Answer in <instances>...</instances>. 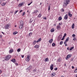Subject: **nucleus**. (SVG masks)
Here are the masks:
<instances>
[{
  "label": "nucleus",
  "mask_w": 77,
  "mask_h": 77,
  "mask_svg": "<svg viewBox=\"0 0 77 77\" xmlns=\"http://www.w3.org/2000/svg\"><path fill=\"white\" fill-rule=\"evenodd\" d=\"M23 25H20L19 26V28L20 29H22L23 28Z\"/></svg>",
  "instance_id": "obj_12"
},
{
  "label": "nucleus",
  "mask_w": 77,
  "mask_h": 77,
  "mask_svg": "<svg viewBox=\"0 0 77 77\" xmlns=\"http://www.w3.org/2000/svg\"><path fill=\"white\" fill-rule=\"evenodd\" d=\"M65 46H67V44H65Z\"/></svg>",
  "instance_id": "obj_63"
},
{
  "label": "nucleus",
  "mask_w": 77,
  "mask_h": 77,
  "mask_svg": "<svg viewBox=\"0 0 77 77\" xmlns=\"http://www.w3.org/2000/svg\"><path fill=\"white\" fill-rule=\"evenodd\" d=\"M62 36L61 35H60L58 37L57 40L58 41H60V39H61V38H62Z\"/></svg>",
  "instance_id": "obj_7"
},
{
  "label": "nucleus",
  "mask_w": 77,
  "mask_h": 77,
  "mask_svg": "<svg viewBox=\"0 0 77 77\" xmlns=\"http://www.w3.org/2000/svg\"><path fill=\"white\" fill-rule=\"evenodd\" d=\"M50 6H49L48 8V10L50 11Z\"/></svg>",
  "instance_id": "obj_44"
},
{
  "label": "nucleus",
  "mask_w": 77,
  "mask_h": 77,
  "mask_svg": "<svg viewBox=\"0 0 77 77\" xmlns=\"http://www.w3.org/2000/svg\"><path fill=\"white\" fill-rule=\"evenodd\" d=\"M36 40H34L33 42L34 45H35V44H36Z\"/></svg>",
  "instance_id": "obj_32"
},
{
  "label": "nucleus",
  "mask_w": 77,
  "mask_h": 77,
  "mask_svg": "<svg viewBox=\"0 0 77 77\" xmlns=\"http://www.w3.org/2000/svg\"><path fill=\"white\" fill-rule=\"evenodd\" d=\"M18 12V11L17 10V11H15V14H17V12Z\"/></svg>",
  "instance_id": "obj_47"
},
{
  "label": "nucleus",
  "mask_w": 77,
  "mask_h": 77,
  "mask_svg": "<svg viewBox=\"0 0 77 77\" xmlns=\"http://www.w3.org/2000/svg\"><path fill=\"white\" fill-rule=\"evenodd\" d=\"M38 12V10H36L34 11V12H32V14H35V13H36Z\"/></svg>",
  "instance_id": "obj_19"
},
{
  "label": "nucleus",
  "mask_w": 77,
  "mask_h": 77,
  "mask_svg": "<svg viewBox=\"0 0 77 77\" xmlns=\"http://www.w3.org/2000/svg\"><path fill=\"white\" fill-rule=\"evenodd\" d=\"M71 57V55H70L69 54L68 55L66 58V59L67 60V59H68L69 57Z\"/></svg>",
  "instance_id": "obj_6"
},
{
  "label": "nucleus",
  "mask_w": 77,
  "mask_h": 77,
  "mask_svg": "<svg viewBox=\"0 0 77 77\" xmlns=\"http://www.w3.org/2000/svg\"><path fill=\"white\" fill-rule=\"evenodd\" d=\"M58 62H60V59H59L58 60Z\"/></svg>",
  "instance_id": "obj_50"
},
{
  "label": "nucleus",
  "mask_w": 77,
  "mask_h": 77,
  "mask_svg": "<svg viewBox=\"0 0 77 77\" xmlns=\"http://www.w3.org/2000/svg\"><path fill=\"white\" fill-rule=\"evenodd\" d=\"M59 25H62L61 24V23H59Z\"/></svg>",
  "instance_id": "obj_61"
},
{
  "label": "nucleus",
  "mask_w": 77,
  "mask_h": 77,
  "mask_svg": "<svg viewBox=\"0 0 77 77\" xmlns=\"http://www.w3.org/2000/svg\"><path fill=\"white\" fill-rule=\"evenodd\" d=\"M48 58H46L45 60V62H47L48 60Z\"/></svg>",
  "instance_id": "obj_41"
},
{
  "label": "nucleus",
  "mask_w": 77,
  "mask_h": 77,
  "mask_svg": "<svg viewBox=\"0 0 77 77\" xmlns=\"http://www.w3.org/2000/svg\"><path fill=\"white\" fill-rule=\"evenodd\" d=\"M68 14H66L64 16V19H65V20H66L67 19H68Z\"/></svg>",
  "instance_id": "obj_11"
},
{
  "label": "nucleus",
  "mask_w": 77,
  "mask_h": 77,
  "mask_svg": "<svg viewBox=\"0 0 77 77\" xmlns=\"http://www.w3.org/2000/svg\"><path fill=\"white\" fill-rule=\"evenodd\" d=\"M68 14L70 17H72V14H71V12L70 11L68 12Z\"/></svg>",
  "instance_id": "obj_13"
},
{
  "label": "nucleus",
  "mask_w": 77,
  "mask_h": 77,
  "mask_svg": "<svg viewBox=\"0 0 77 77\" xmlns=\"http://www.w3.org/2000/svg\"><path fill=\"white\" fill-rule=\"evenodd\" d=\"M53 39H51L49 41V43H52V42H53Z\"/></svg>",
  "instance_id": "obj_22"
},
{
  "label": "nucleus",
  "mask_w": 77,
  "mask_h": 77,
  "mask_svg": "<svg viewBox=\"0 0 77 77\" xmlns=\"http://www.w3.org/2000/svg\"><path fill=\"white\" fill-rule=\"evenodd\" d=\"M44 20H47L46 17H43Z\"/></svg>",
  "instance_id": "obj_56"
},
{
  "label": "nucleus",
  "mask_w": 77,
  "mask_h": 77,
  "mask_svg": "<svg viewBox=\"0 0 77 77\" xmlns=\"http://www.w3.org/2000/svg\"><path fill=\"white\" fill-rule=\"evenodd\" d=\"M30 56L29 55L27 56V57L26 59V61L27 62H29L30 60Z\"/></svg>",
  "instance_id": "obj_3"
},
{
  "label": "nucleus",
  "mask_w": 77,
  "mask_h": 77,
  "mask_svg": "<svg viewBox=\"0 0 77 77\" xmlns=\"http://www.w3.org/2000/svg\"><path fill=\"white\" fill-rule=\"evenodd\" d=\"M22 11H23V10H20V13H21V12H22Z\"/></svg>",
  "instance_id": "obj_53"
},
{
  "label": "nucleus",
  "mask_w": 77,
  "mask_h": 77,
  "mask_svg": "<svg viewBox=\"0 0 77 77\" xmlns=\"http://www.w3.org/2000/svg\"><path fill=\"white\" fill-rule=\"evenodd\" d=\"M2 72V70H0V74H1Z\"/></svg>",
  "instance_id": "obj_59"
},
{
  "label": "nucleus",
  "mask_w": 77,
  "mask_h": 77,
  "mask_svg": "<svg viewBox=\"0 0 77 77\" xmlns=\"http://www.w3.org/2000/svg\"><path fill=\"white\" fill-rule=\"evenodd\" d=\"M18 33V32H13V34L14 35H16V34H17Z\"/></svg>",
  "instance_id": "obj_29"
},
{
  "label": "nucleus",
  "mask_w": 77,
  "mask_h": 77,
  "mask_svg": "<svg viewBox=\"0 0 77 77\" xmlns=\"http://www.w3.org/2000/svg\"><path fill=\"white\" fill-rule=\"evenodd\" d=\"M50 68L51 69V70H52L53 69V64H52Z\"/></svg>",
  "instance_id": "obj_14"
},
{
  "label": "nucleus",
  "mask_w": 77,
  "mask_h": 77,
  "mask_svg": "<svg viewBox=\"0 0 77 77\" xmlns=\"http://www.w3.org/2000/svg\"><path fill=\"white\" fill-rule=\"evenodd\" d=\"M32 2H31L30 3H29V4H28V6H29V5H31V4H32Z\"/></svg>",
  "instance_id": "obj_46"
},
{
  "label": "nucleus",
  "mask_w": 77,
  "mask_h": 77,
  "mask_svg": "<svg viewBox=\"0 0 77 77\" xmlns=\"http://www.w3.org/2000/svg\"><path fill=\"white\" fill-rule=\"evenodd\" d=\"M61 11H62V12H64V11H65V10L64 9H63V8H62L61 9Z\"/></svg>",
  "instance_id": "obj_40"
},
{
  "label": "nucleus",
  "mask_w": 77,
  "mask_h": 77,
  "mask_svg": "<svg viewBox=\"0 0 77 77\" xmlns=\"http://www.w3.org/2000/svg\"><path fill=\"white\" fill-rule=\"evenodd\" d=\"M64 39H65V37L64 36H63V38L61 39V41L63 40Z\"/></svg>",
  "instance_id": "obj_38"
},
{
  "label": "nucleus",
  "mask_w": 77,
  "mask_h": 77,
  "mask_svg": "<svg viewBox=\"0 0 77 77\" xmlns=\"http://www.w3.org/2000/svg\"><path fill=\"white\" fill-rule=\"evenodd\" d=\"M42 16V14H39L37 16L38 18H41Z\"/></svg>",
  "instance_id": "obj_17"
},
{
  "label": "nucleus",
  "mask_w": 77,
  "mask_h": 77,
  "mask_svg": "<svg viewBox=\"0 0 77 77\" xmlns=\"http://www.w3.org/2000/svg\"><path fill=\"white\" fill-rule=\"evenodd\" d=\"M25 14V12H24L22 14V16H24V14Z\"/></svg>",
  "instance_id": "obj_42"
},
{
  "label": "nucleus",
  "mask_w": 77,
  "mask_h": 77,
  "mask_svg": "<svg viewBox=\"0 0 77 77\" xmlns=\"http://www.w3.org/2000/svg\"><path fill=\"white\" fill-rule=\"evenodd\" d=\"M75 77H77V74H76V75H75Z\"/></svg>",
  "instance_id": "obj_62"
},
{
  "label": "nucleus",
  "mask_w": 77,
  "mask_h": 77,
  "mask_svg": "<svg viewBox=\"0 0 77 77\" xmlns=\"http://www.w3.org/2000/svg\"><path fill=\"white\" fill-rule=\"evenodd\" d=\"M72 29L74 28V23H73L72 26Z\"/></svg>",
  "instance_id": "obj_27"
},
{
  "label": "nucleus",
  "mask_w": 77,
  "mask_h": 77,
  "mask_svg": "<svg viewBox=\"0 0 77 77\" xmlns=\"http://www.w3.org/2000/svg\"><path fill=\"white\" fill-rule=\"evenodd\" d=\"M20 25H24V22L23 21L21 20L20 21Z\"/></svg>",
  "instance_id": "obj_10"
},
{
  "label": "nucleus",
  "mask_w": 77,
  "mask_h": 77,
  "mask_svg": "<svg viewBox=\"0 0 77 77\" xmlns=\"http://www.w3.org/2000/svg\"><path fill=\"white\" fill-rule=\"evenodd\" d=\"M13 51H14V50H10L9 51V52L11 53H12V52H13Z\"/></svg>",
  "instance_id": "obj_30"
},
{
  "label": "nucleus",
  "mask_w": 77,
  "mask_h": 77,
  "mask_svg": "<svg viewBox=\"0 0 77 77\" xmlns=\"http://www.w3.org/2000/svg\"><path fill=\"white\" fill-rule=\"evenodd\" d=\"M51 32H54V28H52L51 30Z\"/></svg>",
  "instance_id": "obj_18"
},
{
  "label": "nucleus",
  "mask_w": 77,
  "mask_h": 77,
  "mask_svg": "<svg viewBox=\"0 0 77 77\" xmlns=\"http://www.w3.org/2000/svg\"><path fill=\"white\" fill-rule=\"evenodd\" d=\"M74 72H77V68H76L74 71Z\"/></svg>",
  "instance_id": "obj_34"
},
{
  "label": "nucleus",
  "mask_w": 77,
  "mask_h": 77,
  "mask_svg": "<svg viewBox=\"0 0 77 77\" xmlns=\"http://www.w3.org/2000/svg\"><path fill=\"white\" fill-rule=\"evenodd\" d=\"M15 63L16 65H18L17 63Z\"/></svg>",
  "instance_id": "obj_57"
},
{
  "label": "nucleus",
  "mask_w": 77,
  "mask_h": 77,
  "mask_svg": "<svg viewBox=\"0 0 77 77\" xmlns=\"http://www.w3.org/2000/svg\"><path fill=\"white\" fill-rule=\"evenodd\" d=\"M54 69L55 70V71H57V68H55Z\"/></svg>",
  "instance_id": "obj_45"
},
{
  "label": "nucleus",
  "mask_w": 77,
  "mask_h": 77,
  "mask_svg": "<svg viewBox=\"0 0 77 77\" xmlns=\"http://www.w3.org/2000/svg\"><path fill=\"white\" fill-rule=\"evenodd\" d=\"M11 62H14V63H16V61H15V59H13L12 60H11Z\"/></svg>",
  "instance_id": "obj_9"
},
{
  "label": "nucleus",
  "mask_w": 77,
  "mask_h": 77,
  "mask_svg": "<svg viewBox=\"0 0 77 77\" xmlns=\"http://www.w3.org/2000/svg\"><path fill=\"white\" fill-rule=\"evenodd\" d=\"M6 5V3H2V6H5Z\"/></svg>",
  "instance_id": "obj_24"
},
{
  "label": "nucleus",
  "mask_w": 77,
  "mask_h": 77,
  "mask_svg": "<svg viewBox=\"0 0 77 77\" xmlns=\"http://www.w3.org/2000/svg\"><path fill=\"white\" fill-rule=\"evenodd\" d=\"M55 75L56 73H52L51 74L52 77H54V75Z\"/></svg>",
  "instance_id": "obj_23"
},
{
  "label": "nucleus",
  "mask_w": 77,
  "mask_h": 77,
  "mask_svg": "<svg viewBox=\"0 0 77 77\" xmlns=\"http://www.w3.org/2000/svg\"><path fill=\"white\" fill-rule=\"evenodd\" d=\"M66 36V33H65L64 34V37H65V36Z\"/></svg>",
  "instance_id": "obj_52"
},
{
  "label": "nucleus",
  "mask_w": 77,
  "mask_h": 77,
  "mask_svg": "<svg viewBox=\"0 0 77 77\" xmlns=\"http://www.w3.org/2000/svg\"><path fill=\"white\" fill-rule=\"evenodd\" d=\"M33 20H32V19H30V20H29V23H32V22Z\"/></svg>",
  "instance_id": "obj_35"
},
{
  "label": "nucleus",
  "mask_w": 77,
  "mask_h": 77,
  "mask_svg": "<svg viewBox=\"0 0 77 77\" xmlns=\"http://www.w3.org/2000/svg\"><path fill=\"white\" fill-rule=\"evenodd\" d=\"M73 40H74V41H75V39H76V38H73Z\"/></svg>",
  "instance_id": "obj_54"
},
{
  "label": "nucleus",
  "mask_w": 77,
  "mask_h": 77,
  "mask_svg": "<svg viewBox=\"0 0 77 77\" xmlns=\"http://www.w3.org/2000/svg\"><path fill=\"white\" fill-rule=\"evenodd\" d=\"M32 66H29L27 68V72H28V71L29 72H30L31 71L30 69H32Z\"/></svg>",
  "instance_id": "obj_2"
},
{
  "label": "nucleus",
  "mask_w": 77,
  "mask_h": 77,
  "mask_svg": "<svg viewBox=\"0 0 77 77\" xmlns=\"http://www.w3.org/2000/svg\"><path fill=\"white\" fill-rule=\"evenodd\" d=\"M74 60V58H72L71 59V61H73V60Z\"/></svg>",
  "instance_id": "obj_48"
},
{
  "label": "nucleus",
  "mask_w": 77,
  "mask_h": 77,
  "mask_svg": "<svg viewBox=\"0 0 77 77\" xmlns=\"http://www.w3.org/2000/svg\"><path fill=\"white\" fill-rule=\"evenodd\" d=\"M21 57L22 58H24V55H21Z\"/></svg>",
  "instance_id": "obj_51"
},
{
  "label": "nucleus",
  "mask_w": 77,
  "mask_h": 77,
  "mask_svg": "<svg viewBox=\"0 0 77 77\" xmlns=\"http://www.w3.org/2000/svg\"><path fill=\"white\" fill-rule=\"evenodd\" d=\"M55 45H56V44H55V43H53L52 44V46H55Z\"/></svg>",
  "instance_id": "obj_39"
},
{
  "label": "nucleus",
  "mask_w": 77,
  "mask_h": 77,
  "mask_svg": "<svg viewBox=\"0 0 77 77\" xmlns=\"http://www.w3.org/2000/svg\"><path fill=\"white\" fill-rule=\"evenodd\" d=\"M67 49L68 50H69V48L68 47L67 48Z\"/></svg>",
  "instance_id": "obj_55"
},
{
  "label": "nucleus",
  "mask_w": 77,
  "mask_h": 77,
  "mask_svg": "<svg viewBox=\"0 0 77 77\" xmlns=\"http://www.w3.org/2000/svg\"><path fill=\"white\" fill-rule=\"evenodd\" d=\"M72 69H74V66H72Z\"/></svg>",
  "instance_id": "obj_58"
},
{
  "label": "nucleus",
  "mask_w": 77,
  "mask_h": 77,
  "mask_svg": "<svg viewBox=\"0 0 77 77\" xmlns=\"http://www.w3.org/2000/svg\"><path fill=\"white\" fill-rule=\"evenodd\" d=\"M74 47H71L70 49V50L71 51L72 50V49H74Z\"/></svg>",
  "instance_id": "obj_28"
},
{
  "label": "nucleus",
  "mask_w": 77,
  "mask_h": 77,
  "mask_svg": "<svg viewBox=\"0 0 77 77\" xmlns=\"http://www.w3.org/2000/svg\"><path fill=\"white\" fill-rule=\"evenodd\" d=\"M21 51V49L20 48H19L17 50V52H20Z\"/></svg>",
  "instance_id": "obj_33"
},
{
  "label": "nucleus",
  "mask_w": 77,
  "mask_h": 77,
  "mask_svg": "<svg viewBox=\"0 0 77 77\" xmlns=\"http://www.w3.org/2000/svg\"><path fill=\"white\" fill-rule=\"evenodd\" d=\"M72 37H73V38H75V34H73L72 35Z\"/></svg>",
  "instance_id": "obj_37"
},
{
  "label": "nucleus",
  "mask_w": 77,
  "mask_h": 77,
  "mask_svg": "<svg viewBox=\"0 0 77 77\" xmlns=\"http://www.w3.org/2000/svg\"><path fill=\"white\" fill-rule=\"evenodd\" d=\"M62 18L61 17H60L58 18V20H59V21H60L61 20H62Z\"/></svg>",
  "instance_id": "obj_21"
},
{
  "label": "nucleus",
  "mask_w": 77,
  "mask_h": 77,
  "mask_svg": "<svg viewBox=\"0 0 77 77\" xmlns=\"http://www.w3.org/2000/svg\"><path fill=\"white\" fill-rule=\"evenodd\" d=\"M67 42H66V41H65L64 42V44H66V43Z\"/></svg>",
  "instance_id": "obj_43"
},
{
  "label": "nucleus",
  "mask_w": 77,
  "mask_h": 77,
  "mask_svg": "<svg viewBox=\"0 0 77 77\" xmlns=\"http://www.w3.org/2000/svg\"><path fill=\"white\" fill-rule=\"evenodd\" d=\"M24 4V2H21L19 3V4L18 5V7H21Z\"/></svg>",
  "instance_id": "obj_5"
},
{
  "label": "nucleus",
  "mask_w": 77,
  "mask_h": 77,
  "mask_svg": "<svg viewBox=\"0 0 77 77\" xmlns=\"http://www.w3.org/2000/svg\"><path fill=\"white\" fill-rule=\"evenodd\" d=\"M11 58V55H8L5 57V60H7L8 61V60H9Z\"/></svg>",
  "instance_id": "obj_1"
},
{
  "label": "nucleus",
  "mask_w": 77,
  "mask_h": 77,
  "mask_svg": "<svg viewBox=\"0 0 77 77\" xmlns=\"http://www.w3.org/2000/svg\"><path fill=\"white\" fill-rule=\"evenodd\" d=\"M57 29L58 30H60L61 29V26L60 25H58L57 26Z\"/></svg>",
  "instance_id": "obj_4"
},
{
  "label": "nucleus",
  "mask_w": 77,
  "mask_h": 77,
  "mask_svg": "<svg viewBox=\"0 0 77 77\" xmlns=\"http://www.w3.org/2000/svg\"><path fill=\"white\" fill-rule=\"evenodd\" d=\"M41 41V38H40L38 40L36 41V43H38V42H39V41Z\"/></svg>",
  "instance_id": "obj_16"
},
{
  "label": "nucleus",
  "mask_w": 77,
  "mask_h": 77,
  "mask_svg": "<svg viewBox=\"0 0 77 77\" xmlns=\"http://www.w3.org/2000/svg\"><path fill=\"white\" fill-rule=\"evenodd\" d=\"M62 44H63V41H62L61 42H60V45H62Z\"/></svg>",
  "instance_id": "obj_36"
},
{
  "label": "nucleus",
  "mask_w": 77,
  "mask_h": 77,
  "mask_svg": "<svg viewBox=\"0 0 77 77\" xmlns=\"http://www.w3.org/2000/svg\"><path fill=\"white\" fill-rule=\"evenodd\" d=\"M9 25H10L9 24H8L5 26V28L6 29H9Z\"/></svg>",
  "instance_id": "obj_8"
},
{
  "label": "nucleus",
  "mask_w": 77,
  "mask_h": 77,
  "mask_svg": "<svg viewBox=\"0 0 77 77\" xmlns=\"http://www.w3.org/2000/svg\"><path fill=\"white\" fill-rule=\"evenodd\" d=\"M66 2L67 4H69V1L68 0H66Z\"/></svg>",
  "instance_id": "obj_31"
},
{
  "label": "nucleus",
  "mask_w": 77,
  "mask_h": 77,
  "mask_svg": "<svg viewBox=\"0 0 77 77\" xmlns=\"http://www.w3.org/2000/svg\"><path fill=\"white\" fill-rule=\"evenodd\" d=\"M67 4H67L66 2H65L63 4V6L64 7L66 6V5H67Z\"/></svg>",
  "instance_id": "obj_20"
},
{
  "label": "nucleus",
  "mask_w": 77,
  "mask_h": 77,
  "mask_svg": "<svg viewBox=\"0 0 77 77\" xmlns=\"http://www.w3.org/2000/svg\"><path fill=\"white\" fill-rule=\"evenodd\" d=\"M39 45H35V46H34V48H39Z\"/></svg>",
  "instance_id": "obj_15"
},
{
  "label": "nucleus",
  "mask_w": 77,
  "mask_h": 77,
  "mask_svg": "<svg viewBox=\"0 0 77 77\" xmlns=\"http://www.w3.org/2000/svg\"><path fill=\"white\" fill-rule=\"evenodd\" d=\"M61 77H64L62 75V76H61Z\"/></svg>",
  "instance_id": "obj_64"
},
{
  "label": "nucleus",
  "mask_w": 77,
  "mask_h": 77,
  "mask_svg": "<svg viewBox=\"0 0 77 77\" xmlns=\"http://www.w3.org/2000/svg\"><path fill=\"white\" fill-rule=\"evenodd\" d=\"M33 71V72H36V69H34V70Z\"/></svg>",
  "instance_id": "obj_49"
},
{
  "label": "nucleus",
  "mask_w": 77,
  "mask_h": 77,
  "mask_svg": "<svg viewBox=\"0 0 77 77\" xmlns=\"http://www.w3.org/2000/svg\"><path fill=\"white\" fill-rule=\"evenodd\" d=\"M64 66H66V64H64Z\"/></svg>",
  "instance_id": "obj_60"
},
{
  "label": "nucleus",
  "mask_w": 77,
  "mask_h": 77,
  "mask_svg": "<svg viewBox=\"0 0 77 77\" xmlns=\"http://www.w3.org/2000/svg\"><path fill=\"white\" fill-rule=\"evenodd\" d=\"M32 35V32H30V33H29V36H31Z\"/></svg>",
  "instance_id": "obj_25"
},
{
  "label": "nucleus",
  "mask_w": 77,
  "mask_h": 77,
  "mask_svg": "<svg viewBox=\"0 0 77 77\" xmlns=\"http://www.w3.org/2000/svg\"><path fill=\"white\" fill-rule=\"evenodd\" d=\"M69 37H68L66 39V42H68V41H69Z\"/></svg>",
  "instance_id": "obj_26"
}]
</instances>
